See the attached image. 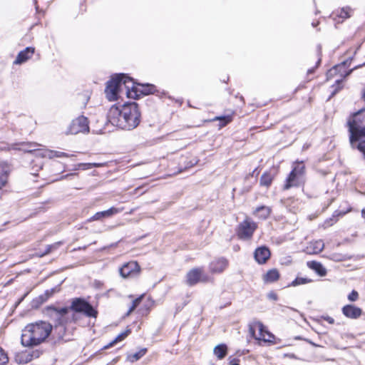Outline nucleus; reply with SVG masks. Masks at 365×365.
<instances>
[{"label": "nucleus", "instance_id": "nucleus-1", "mask_svg": "<svg viewBox=\"0 0 365 365\" xmlns=\"http://www.w3.org/2000/svg\"><path fill=\"white\" fill-rule=\"evenodd\" d=\"M140 112L135 103H125L120 106L113 105L108 113V120L114 126L123 130H132L140 122Z\"/></svg>", "mask_w": 365, "mask_h": 365}, {"label": "nucleus", "instance_id": "nucleus-40", "mask_svg": "<svg viewBox=\"0 0 365 365\" xmlns=\"http://www.w3.org/2000/svg\"><path fill=\"white\" fill-rule=\"evenodd\" d=\"M359 297V294L356 291L353 290L348 296V299L351 302H355Z\"/></svg>", "mask_w": 365, "mask_h": 365}, {"label": "nucleus", "instance_id": "nucleus-45", "mask_svg": "<svg viewBox=\"0 0 365 365\" xmlns=\"http://www.w3.org/2000/svg\"><path fill=\"white\" fill-rule=\"evenodd\" d=\"M341 82H342V79H339V80H336V84H337L338 87L334 91V92L332 93L331 96L335 95V93L336 92H338L339 90L341 89V87H339V85L341 83Z\"/></svg>", "mask_w": 365, "mask_h": 365}, {"label": "nucleus", "instance_id": "nucleus-2", "mask_svg": "<svg viewBox=\"0 0 365 365\" xmlns=\"http://www.w3.org/2000/svg\"><path fill=\"white\" fill-rule=\"evenodd\" d=\"M52 329V325L45 321L29 324L22 330L21 343L26 347L38 346L45 341Z\"/></svg>", "mask_w": 365, "mask_h": 365}, {"label": "nucleus", "instance_id": "nucleus-17", "mask_svg": "<svg viewBox=\"0 0 365 365\" xmlns=\"http://www.w3.org/2000/svg\"><path fill=\"white\" fill-rule=\"evenodd\" d=\"M228 265V261L225 258H219L213 260L210 264V269L212 273L223 272Z\"/></svg>", "mask_w": 365, "mask_h": 365}, {"label": "nucleus", "instance_id": "nucleus-14", "mask_svg": "<svg viewBox=\"0 0 365 365\" xmlns=\"http://www.w3.org/2000/svg\"><path fill=\"white\" fill-rule=\"evenodd\" d=\"M270 255L271 253L269 248L262 246L255 250L254 257L259 264H264L270 257Z\"/></svg>", "mask_w": 365, "mask_h": 365}, {"label": "nucleus", "instance_id": "nucleus-9", "mask_svg": "<svg viewBox=\"0 0 365 365\" xmlns=\"http://www.w3.org/2000/svg\"><path fill=\"white\" fill-rule=\"evenodd\" d=\"M207 276L204 274L202 268H193L186 274V283L189 286H193L200 282H206Z\"/></svg>", "mask_w": 365, "mask_h": 365}, {"label": "nucleus", "instance_id": "nucleus-28", "mask_svg": "<svg viewBox=\"0 0 365 365\" xmlns=\"http://www.w3.org/2000/svg\"><path fill=\"white\" fill-rule=\"evenodd\" d=\"M292 173H294L297 175H299L302 178H304V175L305 173V166L303 164V162H296L294 163V165L293 166V169L291 171Z\"/></svg>", "mask_w": 365, "mask_h": 365}, {"label": "nucleus", "instance_id": "nucleus-35", "mask_svg": "<svg viewBox=\"0 0 365 365\" xmlns=\"http://www.w3.org/2000/svg\"><path fill=\"white\" fill-rule=\"evenodd\" d=\"M66 326L64 325H54V331L58 334V337L59 339H63L65 333H66Z\"/></svg>", "mask_w": 365, "mask_h": 365}, {"label": "nucleus", "instance_id": "nucleus-44", "mask_svg": "<svg viewBox=\"0 0 365 365\" xmlns=\"http://www.w3.org/2000/svg\"><path fill=\"white\" fill-rule=\"evenodd\" d=\"M56 290L55 288L46 290L45 292V295L46 296V298L50 297L54 292H56Z\"/></svg>", "mask_w": 365, "mask_h": 365}, {"label": "nucleus", "instance_id": "nucleus-36", "mask_svg": "<svg viewBox=\"0 0 365 365\" xmlns=\"http://www.w3.org/2000/svg\"><path fill=\"white\" fill-rule=\"evenodd\" d=\"M144 295H141L140 297L136 298L135 299H134L133 302H132V305L130 306V307L129 308V310L127 313V314H130L138 306V304H140V302H141L143 297Z\"/></svg>", "mask_w": 365, "mask_h": 365}, {"label": "nucleus", "instance_id": "nucleus-43", "mask_svg": "<svg viewBox=\"0 0 365 365\" xmlns=\"http://www.w3.org/2000/svg\"><path fill=\"white\" fill-rule=\"evenodd\" d=\"M230 365H239L240 360L237 358H229Z\"/></svg>", "mask_w": 365, "mask_h": 365}, {"label": "nucleus", "instance_id": "nucleus-5", "mask_svg": "<svg viewBox=\"0 0 365 365\" xmlns=\"http://www.w3.org/2000/svg\"><path fill=\"white\" fill-rule=\"evenodd\" d=\"M47 312L49 316L54 319V325L66 326L67 324L76 321V314L70 313L68 307H48Z\"/></svg>", "mask_w": 365, "mask_h": 365}, {"label": "nucleus", "instance_id": "nucleus-22", "mask_svg": "<svg viewBox=\"0 0 365 365\" xmlns=\"http://www.w3.org/2000/svg\"><path fill=\"white\" fill-rule=\"evenodd\" d=\"M309 268L314 270L319 276L324 277L327 274V270L323 265L317 261H309L307 263Z\"/></svg>", "mask_w": 365, "mask_h": 365}, {"label": "nucleus", "instance_id": "nucleus-53", "mask_svg": "<svg viewBox=\"0 0 365 365\" xmlns=\"http://www.w3.org/2000/svg\"><path fill=\"white\" fill-rule=\"evenodd\" d=\"M320 61H321V58H319V60L317 61V65H319L320 63Z\"/></svg>", "mask_w": 365, "mask_h": 365}, {"label": "nucleus", "instance_id": "nucleus-8", "mask_svg": "<svg viewBox=\"0 0 365 365\" xmlns=\"http://www.w3.org/2000/svg\"><path fill=\"white\" fill-rule=\"evenodd\" d=\"M257 227V225L255 222L250 219H246L238 225L237 230V236L241 240H250L252 238Z\"/></svg>", "mask_w": 365, "mask_h": 365}, {"label": "nucleus", "instance_id": "nucleus-3", "mask_svg": "<svg viewBox=\"0 0 365 365\" xmlns=\"http://www.w3.org/2000/svg\"><path fill=\"white\" fill-rule=\"evenodd\" d=\"M133 88V78L123 73L116 74L107 82L105 93L109 101H114L124 92L128 98L134 96V92L130 91Z\"/></svg>", "mask_w": 365, "mask_h": 365}, {"label": "nucleus", "instance_id": "nucleus-26", "mask_svg": "<svg viewBox=\"0 0 365 365\" xmlns=\"http://www.w3.org/2000/svg\"><path fill=\"white\" fill-rule=\"evenodd\" d=\"M130 333V331L129 329L120 333L112 341H110L108 344L106 345L103 347V349H107L114 346L116 343L121 341L122 340L125 339Z\"/></svg>", "mask_w": 365, "mask_h": 365}, {"label": "nucleus", "instance_id": "nucleus-42", "mask_svg": "<svg viewBox=\"0 0 365 365\" xmlns=\"http://www.w3.org/2000/svg\"><path fill=\"white\" fill-rule=\"evenodd\" d=\"M59 245H60V242L48 245L44 254L50 253L53 249H56Z\"/></svg>", "mask_w": 365, "mask_h": 365}, {"label": "nucleus", "instance_id": "nucleus-23", "mask_svg": "<svg viewBox=\"0 0 365 365\" xmlns=\"http://www.w3.org/2000/svg\"><path fill=\"white\" fill-rule=\"evenodd\" d=\"M279 278V273L277 269H269L263 277L264 281L268 283L274 282Z\"/></svg>", "mask_w": 365, "mask_h": 365}, {"label": "nucleus", "instance_id": "nucleus-39", "mask_svg": "<svg viewBox=\"0 0 365 365\" xmlns=\"http://www.w3.org/2000/svg\"><path fill=\"white\" fill-rule=\"evenodd\" d=\"M9 361V358L7 354L3 351V350L0 349V365H5Z\"/></svg>", "mask_w": 365, "mask_h": 365}, {"label": "nucleus", "instance_id": "nucleus-51", "mask_svg": "<svg viewBox=\"0 0 365 365\" xmlns=\"http://www.w3.org/2000/svg\"><path fill=\"white\" fill-rule=\"evenodd\" d=\"M352 71V69L349 70L348 72L346 73V74L344 75V77H346L348 76Z\"/></svg>", "mask_w": 365, "mask_h": 365}, {"label": "nucleus", "instance_id": "nucleus-18", "mask_svg": "<svg viewBox=\"0 0 365 365\" xmlns=\"http://www.w3.org/2000/svg\"><path fill=\"white\" fill-rule=\"evenodd\" d=\"M342 313L348 318L357 319L361 315L362 310L354 305L348 304L342 308Z\"/></svg>", "mask_w": 365, "mask_h": 365}, {"label": "nucleus", "instance_id": "nucleus-16", "mask_svg": "<svg viewBox=\"0 0 365 365\" xmlns=\"http://www.w3.org/2000/svg\"><path fill=\"white\" fill-rule=\"evenodd\" d=\"M303 178L294 173H290L284 185V190H289L292 187H299L303 183Z\"/></svg>", "mask_w": 365, "mask_h": 365}, {"label": "nucleus", "instance_id": "nucleus-48", "mask_svg": "<svg viewBox=\"0 0 365 365\" xmlns=\"http://www.w3.org/2000/svg\"><path fill=\"white\" fill-rule=\"evenodd\" d=\"M304 340L305 341H307V343L310 344L311 345H312L313 346H319L317 344H316L315 343H314L313 341H312L311 340H309L308 339H304Z\"/></svg>", "mask_w": 365, "mask_h": 365}, {"label": "nucleus", "instance_id": "nucleus-54", "mask_svg": "<svg viewBox=\"0 0 365 365\" xmlns=\"http://www.w3.org/2000/svg\"><path fill=\"white\" fill-rule=\"evenodd\" d=\"M363 98H364V101H365V93H364V95H363Z\"/></svg>", "mask_w": 365, "mask_h": 365}, {"label": "nucleus", "instance_id": "nucleus-25", "mask_svg": "<svg viewBox=\"0 0 365 365\" xmlns=\"http://www.w3.org/2000/svg\"><path fill=\"white\" fill-rule=\"evenodd\" d=\"M213 351L219 359H222L227 355V347L224 344H219L214 348Z\"/></svg>", "mask_w": 365, "mask_h": 365}, {"label": "nucleus", "instance_id": "nucleus-32", "mask_svg": "<svg viewBox=\"0 0 365 365\" xmlns=\"http://www.w3.org/2000/svg\"><path fill=\"white\" fill-rule=\"evenodd\" d=\"M7 180V172L4 168L0 165V189L4 186Z\"/></svg>", "mask_w": 365, "mask_h": 365}, {"label": "nucleus", "instance_id": "nucleus-4", "mask_svg": "<svg viewBox=\"0 0 365 365\" xmlns=\"http://www.w3.org/2000/svg\"><path fill=\"white\" fill-rule=\"evenodd\" d=\"M349 132V142L351 145H354L356 141L365 138V108L349 117L347 121Z\"/></svg>", "mask_w": 365, "mask_h": 365}, {"label": "nucleus", "instance_id": "nucleus-37", "mask_svg": "<svg viewBox=\"0 0 365 365\" xmlns=\"http://www.w3.org/2000/svg\"><path fill=\"white\" fill-rule=\"evenodd\" d=\"M351 9L349 8H343L339 14V16L341 19H347L350 17Z\"/></svg>", "mask_w": 365, "mask_h": 365}, {"label": "nucleus", "instance_id": "nucleus-27", "mask_svg": "<svg viewBox=\"0 0 365 365\" xmlns=\"http://www.w3.org/2000/svg\"><path fill=\"white\" fill-rule=\"evenodd\" d=\"M146 352L147 349L143 348L135 354H129L127 359L130 362L133 363L142 358L146 354Z\"/></svg>", "mask_w": 365, "mask_h": 365}, {"label": "nucleus", "instance_id": "nucleus-6", "mask_svg": "<svg viewBox=\"0 0 365 365\" xmlns=\"http://www.w3.org/2000/svg\"><path fill=\"white\" fill-rule=\"evenodd\" d=\"M70 312L73 311L78 313H83L89 317H96L98 312L87 301L82 298H75L72 300L69 307Z\"/></svg>", "mask_w": 365, "mask_h": 365}, {"label": "nucleus", "instance_id": "nucleus-7", "mask_svg": "<svg viewBox=\"0 0 365 365\" xmlns=\"http://www.w3.org/2000/svg\"><path fill=\"white\" fill-rule=\"evenodd\" d=\"M89 125L88 118L81 115L73 120L66 132L67 135H76L79 133H88Z\"/></svg>", "mask_w": 365, "mask_h": 365}, {"label": "nucleus", "instance_id": "nucleus-13", "mask_svg": "<svg viewBox=\"0 0 365 365\" xmlns=\"http://www.w3.org/2000/svg\"><path fill=\"white\" fill-rule=\"evenodd\" d=\"M40 354L38 350L23 351L16 356V361L19 364H26L34 359L38 358Z\"/></svg>", "mask_w": 365, "mask_h": 365}, {"label": "nucleus", "instance_id": "nucleus-34", "mask_svg": "<svg viewBox=\"0 0 365 365\" xmlns=\"http://www.w3.org/2000/svg\"><path fill=\"white\" fill-rule=\"evenodd\" d=\"M46 154L49 155V159L53 158H63V157H68V155L63 152L56 151V150H51L50 152H47Z\"/></svg>", "mask_w": 365, "mask_h": 365}, {"label": "nucleus", "instance_id": "nucleus-46", "mask_svg": "<svg viewBox=\"0 0 365 365\" xmlns=\"http://www.w3.org/2000/svg\"><path fill=\"white\" fill-rule=\"evenodd\" d=\"M323 318L325 321H327L328 323H329L331 324H333L334 323V319L329 316H326V317H324Z\"/></svg>", "mask_w": 365, "mask_h": 365}, {"label": "nucleus", "instance_id": "nucleus-47", "mask_svg": "<svg viewBox=\"0 0 365 365\" xmlns=\"http://www.w3.org/2000/svg\"><path fill=\"white\" fill-rule=\"evenodd\" d=\"M268 297L269 299H273V300H277V296L276 294L273 293V292H271L268 294Z\"/></svg>", "mask_w": 365, "mask_h": 365}, {"label": "nucleus", "instance_id": "nucleus-21", "mask_svg": "<svg viewBox=\"0 0 365 365\" xmlns=\"http://www.w3.org/2000/svg\"><path fill=\"white\" fill-rule=\"evenodd\" d=\"M324 247V242L321 240L310 242L307 247L309 254H318L321 252Z\"/></svg>", "mask_w": 365, "mask_h": 365}, {"label": "nucleus", "instance_id": "nucleus-19", "mask_svg": "<svg viewBox=\"0 0 365 365\" xmlns=\"http://www.w3.org/2000/svg\"><path fill=\"white\" fill-rule=\"evenodd\" d=\"M34 51L35 49L34 47H27L24 51H20L14 61V63L21 64L26 61L33 56Z\"/></svg>", "mask_w": 365, "mask_h": 365}, {"label": "nucleus", "instance_id": "nucleus-41", "mask_svg": "<svg viewBox=\"0 0 365 365\" xmlns=\"http://www.w3.org/2000/svg\"><path fill=\"white\" fill-rule=\"evenodd\" d=\"M256 330H257V327H255V322L252 324H251L249 327V331H250V334L252 335V336L254 338H255V336H257V335L255 334Z\"/></svg>", "mask_w": 365, "mask_h": 365}, {"label": "nucleus", "instance_id": "nucleus-31", "mask_svg": "<svg viewBox=\"0 0 365 365\" xmlns=\"http://www.w3.org/2000/svg\"><path fill=\"white\" fill-rule=\"evenodd\" d=\"M353 148H357L361 152L365 158V138H361L359 141H356L354 145H351Z\"/></svg>", "mask_w": 365, "mask_h": 365}, {"label": "nucleus", "instance_id": "nucleus-29", "mask_svg": "<svg viewBox=\"0 0 365 365\" xmlns=\"http://www.w3.org/2000/svg\"><path fill=\"white\" fill-rule=\"evenodd\" d=\"M256 212L258 214L259 217L267 219L270 215L271 209L267 206H260L256 209Z\"/></svg>", "mask_w": 365, "mask_h": 365}, {"label": "nucleus", "instance_id": "nucleus-49", "mask_svg": "<svg viewBox=\"0 0 365 365\" xmlns=\"http://www.w3.org/2000/svg\"><path fill=\"white\" fill-rule=\"evenodd\" d=\"M344 66V64H343V65H338V66H334V67L333 68V69H332V70H331L330 71H336V70H337L338 68H341V67H342V66Z\"/></svg>", "mask_w": 365, "mask_h": 365}, {"label": "nucleus", "instance_id": "nucleus-33", "mask_svg": "<svg viewBox=\"0 0 365 365\" xmlns=\"http://www.w3.org/2000/svg\"><path fill=\"white\" fill-rule=\"evenodd\" d=\"M214 120H220V127H223L232 121V117L230 115L217 116L214 118Z\"/></svg>", "mask_w": 365, "mask_h": 365}, {"label": "nucleus", "instance_id": "nucleus-24", "mask_svg": "<svg viewBox=\"0 0 365 365\" xmlns=\"http://www.w3.org/2000/svg\"><path fill=\"white\" fill-rule=\"evenodd\" d=\"M274 179V175L270 172L264 173L259 180V184L261 186L269 187Z\"/></svg>", "mask_w": 365, "mask_h": 365}, {"label": "nucleus", "instance_id": "nucleus-10", "mask_svg": "<svg viewBox=\"0 0 365 365\" xmlns=\"http://www.w3.org/2000/svg\"><path fill=\"white\" fill-rule=\"evenodd\" d=\"M119 272L120 276L123 278L133 277L139 274L140 267L136 262L131 261L123 264Z\"/></svg>", "mask_w": 365, "mask_h": 365}, {"label": "nucleus", "instance_id": "nucleus-52", "mask_svg": "<svg viewBox=\"0 0 365 365\" xmlns=\"http://www.w3.org/2000/svg\"><path fill=\"white\" fill-rule=\"evenodd\" d=\"M295 339H297V340H302V338L301 336H296V337H295ZM304 339H303V340H304Z\"/></svg>", "mask_w": 365, "mask_h": 365}, {"label": "nucleus", "instance_id": "nucleus-12", "mask_svg": "<svg viewBox=\"0 0 365 365\" xmlns=\"http://www.w3.org/2000/svg\"><path fill=\"white\" fill-rule=\"evenodd\" d=\"M255 327L259 333L257 336H255L257 340H262L265 342H271L274 339V336L269 331L266 330L265 327L260 322H255Z\"/></svg>", "mask_w": 365, "mask_h": 365}, {"label": "nucleus", "instance_id": "nucleus-38", "mask_svg": "<svg viewBox=\"0 0 365 365\" xmlns=\"http://www.w3.org/2000/svg\"><path fill=\"white\" fill-rule=\"evenodd\" d=\"M47 152H50V150H41L36 148V151H34V154L36 156L49 158V155L46 154Z\"/></svg>", "mask_w": 365, "mask_h": 365}, {"label": "nucleus", "instance_id": "nucleus-15", "mask_svg": "<svg viewBox=\"0 0 365 365\" xmlns=\"http://www.w3.org/2000/svg\"><path fill=\"white\" fill-rule=\"evenodd\" d=\"M122 210L123 208L112 207L107 210L96 212L92 217H91L89 221L100 220L103 218L110 217L120 212Z\"/></svg>", "mask_w": 365, "mask_h": 365}, {"label": "nucleus", "instance_id": "nucleus-11", "mask_svg": "<svg viewBox=\"0 0 365 365\" xmlns=\"http://www.w3.org/2000/svg\"><path fill=\"white\" fill-rule=\"evenodd\" d=\"M155 91V87L153 84H138L133 81V88H130V91L135 92L134 96L130 98H138L140 95H149L153 93Z\"/></svg>", "mask_w": 365, "mask_h": 365}, {"label": "nucleus", "instance_id": "nucleus-20", "mask_svg": "<svg viewBox=\"0 0 365 365\" xmlns=\"http://www.w3.org/2000/svg\"><path fill=\"white\" fill-rule=\"evenodd\" d=\"M38 145L35 143H21L19 144H16L13 145V148L15 150H22L25 153H34L36 151V148H37Z\"/></svg>", "mask_w": 365, "mask_h": 365}, {"label": "nucleus", "instance_id": "nucleus-50", "mask_svg": "<svg viewBox=\"0 0 365 365\" xmlns=\"http://www.w3.org/2000/svg\"><path fill=\"white\" fill-rule=\"evenodd\" d=\"M361 217L365 220V209L361 210Z\"/></svg>", "mask_w": 365, "mask_h": 365}, {"label": "nucleus", "instance_id": "nucleus-30", "mask_svg": "<svg viewBox=\"0 0 365 365\" xmlns=\"http://www.w3.org/2000/svg\"><path fill=\"white\" fill-rule=\"evenodd\" d=\"M312 282V279L307 277H297L294 281L292 282L289 286L296 287L301 284H305Z\"/></svg>", "mask_w": 365, "mask_h": 365}]
</instances>
